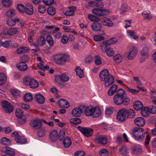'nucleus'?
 Wrapping results in <instances>:
<instances>
[{
  "label": "nucleus",
  "mask_w": 156,
  "mask_h": 156,
  "mask_svg": "<svg viewBox=\"0 0 156 156\" xmlns=\"http://www.w3.org/2000/svg\"><path fill=\"white\" fill-rule=\"evenodd\" d=\"M113 100L114 104L117 106L122 105H126L130 101V99L127 96L125 91L122 88L118 90L114 96Z\"/></svg>",
  "instance_id": "f257e3e1"
},
{
  "label": "nucleus",
  "mask_w": 156,
  "mask_h": 156,
  "mask_svg": "<svg viewBox=\"0 0 156 156\" xmlns=\"http://www.w3.org/2000/svg\"><path fill=\"white\" fill-rule=\"evenodd\" d=\"M69 58L67 55L57 54L53 56V60L57 64L62 65L67 61Z\"/></svg>",
  "instance_id": "f03ea898"
},
{
  "label": "nucleus",
  "mask_w": 156,
  "mask_h": 156,
  "mask_svg": "<svg viewBox=\"0 0 156 156\" xmlns=\"http://www.w3.org/2000/svg\"><path fill=\"white\" fill-rule=\"evenodd\" d=\"M133 137L138 141H141L144 139L145 134L142 128H136L133 130Z\"/></svg>",
  "instance_id": "7ed1b4c3"
},
{
  "label": "nucleus",
  "mask_w": 156,
  "mask_h": 156,
  "mask_svg": "<svg viewBox=\"0 0 156 156\" xmlns=\"http://www.w3.org/2000/svg\"><path fill=\"white\" fill-rule=\"evenodd\" d=\"M92 12L94 15L101 17L108 15L110 12L108 9L98 8L93 9Z\"/></svg>",
  "instance_id": "20e7f679"
},
{
  "label": "nucleus",
  "mask_w": 156,
  "mask_h": 156,
  "mask_svg": "<svg viewBox=\"0 0 156 156\" xmlns=\"http://www.w3.org/2000/svg\"><path fill=\"white\" fill-rule=\"evenodd\" d=\"M150 48L147 45L144 46L140 51L141 55L140 61L141 62H144L147 59L149 56Z\"/></svg>",
  "instance_id": "39448f33"
},
{
  "label": "nucleus",
  "mask_w": 156,
  "mask_h": 156,
  "mask_svg": "<svg viewBox=\"0 0 156 156\" xmlns=\"http://www.w3.org/2000/svg\"><path fill=\"white\" fill-rule=\"evenodd\" d=\"M138 52L137 48L135 46H132L127 52V58L129 60L133 59L137 56Z\"/></svg>",
  "instance_id": "423d86ee"
},
{
  "label": "nucleus",
  "mask_w": 156,
  "mask_h": 156,
  "mask_svg": "<svg viewBox=\"0 0 156 156\" xmlns=\"http://www.w3.org/2000/svg\"><path fill=\"white\" fill-rule=\"evenodd\" d=\"M12 136L13 137L16 141L21 144H24L26 142L27 140L23 136H21L19 133L16 132L13 133Z\"/></svg>",
  "instance_id": "0eeeda50"
},
{
  "label": "nucleus",
  "mask_w": 156,
  "mask_h": 156,
  "mask_svg": "<svg viewBox=\"0 0 156 156\" xmlns=\"http://www.w3.org/2000/svg\"><path fill=\"white\" fill-rule=\"evenodd\" d=\"M126 109L122 108L118 112L117 115V119L120 121H123L127 118Z\"/></svg>",
  "instance_id": "6e6552de"
},
{
  "label": "nucleus",
  "mask_w": 156,
  "mask_h": 156,
  "mask_svg": "<svg viewBox=\"0 0 156 156\" xmlns=\"http://www.w3.org/2000/svg\"><path fill=\"white\" fill-rule=\"evenodd\" d=\"M2 107L5 112L7 113H11L13 110L14 107L10 102L4 101L2 103Z\"/></svg>",
  "instance_id": "1a4fd4ad"
},
{
  "label": "nucleus",
  "mask_w": 156,
  "mask_h": 156,
  "mask_svg": "<svg viewBox=\"0 0 156 156\" xmlns=\"http://www.w3.org/2000/svg\"><path fill=\"white\" fill-rule=\"evenodd\" d=\"M109 75V71L107 69H104L102 70L99 73L100 79L101 81H105L110 76Z\"/></svg>",
  "instance_id": "9d476101"
},
{
  "label": "nucleus",
  "mask_w": 156,
  "mask_h": 156,
  "mask_svg": "<svg viewBox=\"0 0 156 156\" xmlns=\"http://www.w3.org/2000/svg\"><path fill=\"white\" fill-rule=\"evenodd\" d=\"M78 128L81 132L86 136L90 137L93 134V130L91 128L81 127Z\"/></svg>",
  "instance_id": "9b49d317"
},
{
  "label": "nucleus",
  "mask_w": 156,
  "mask_h": 156,
  "mask_svg": "<svg viewBox=\"0 0 156 156\" xmlns=\"http://www.w3.org/2000/svg\"><path fill=\"white\" fill-rule=\"evenodd\" d=\"M133 122L134 124L138 127L143 126L145 124V119L140 117L136 118L134 120Z\"/></svg>",
  "instance_id": "f8f14e48"
},
{
  "label": "nucleus",
  "mask_w": 156,
  "mask_h": 156,
  "mask_svg": "<svg viewBox=\"0 0 156 156\" xmlns=\"http://www.w3.org/2000/svg\"><path fill=\"white\" fill-rule=\"evenodd\" d=\"M94 107L92 106L86 107L84 109V113L85 115L87 116H90L93 115L94 114Z\"/></svg>",
  "instance_id": "ddd939ff"
},
{
  "label": "nucleus",
  "mask_w": 156,
  "mask_h": 156,
  "mask_svg": "<svg viewBox=\"0 0 156 156\" xmlns=\"http://www.w3.org/2000/svg\"><path fill=\"white\" fill-rule=\"evenodd\" d=\"M30 125L31 126L34 127L36 129L40 128L42 126V124L41 121L37 119L31 121L30 122Z\"/></svg>",
  "instance_id": "4468645a"
},
{
  "label": "nucleus",
  "mask_w": 156,
  "mask_h": 156,
  "mask_svg": "<svg viewBox=\"0 0 156 156\" xmlns=\"http://www.w3.org/2000/svg\"><path fill=\"white\" fill-rule=\"evenodd\" d=\"M126 35L129 38L136 40L139 38L137 35H135L136 32L133 30H128L126 32Z\"/></svg>",
  "instance_id": "2eb2a0df"
},
{
  "label": "nucleus",
  "mask_w": 156,
  "mask_h": 156,
  "mask_svg": "<svg viewBox=\"0 0 156 156\" xmlns=\"http://www.w3.org/2000/svg\"><path fill=\"white\" fill-rule=\"evenodd\" d=\"M58 104L60 107L64 108H68L70 106L69 102L63 99H60L58 101Z\"/></svg>",
  "instance_id": "dca6fc26"
},
{
  "label": "nucleus",
  "mask_w": 156,
  "mask_h": 156,
  "mask_svg": "<svg viewBox=\"0 0 156 156\" xmlns=\"http://www.w3.org/2000/svg\"><path fill=\"white\" fill-rule=\"evenodd\" d=\"M16 67L20 71L24 72L27 70L28 66L25 62H21L17 65Z\"/></svg>",
  "instance_id": "f3484780"
},
{
  "label": "nucleus",
  "mask_w": 156,
  "mask_h": 156,
  "mask_svg": "<svg viewBox=\"0 0 156 156\" xmlns=\"http://www.w3.org/2000/svg\"><path fill=\"white\" fill-rule=\"evenodd\" d=\"M34 9L32 5L27 3L25 6V12L27 14L32 15L34 12Z\"/></svg>",
  "instance_id": "a211bd4d"
},
{
  "label": "nucleus",
  "mask_w": 156,
  "mask_h": 156,
  "mask_svg": "<svg viewBox=\"0 0 156 156\" xmlns=\"http://www.w3.org/2000/svg\"><path fill=\"white\" fill-rule=\"evenodd\" d=\"M92 29L95 31H98L101 30L102 25L101 23L97 22L93 23L91 25Z\"/></svg>",
  "instance_id": "6ab92c4d"
},
{
  "label": "nucleus",
  "mask_w": 156,
  "mask_h": 156,
  "mask_svg": "<svg viewBox=\"0 0 156 156\" xmlns=\"http://www.w3.org/2000/svg\"><path fill=\"white\" fill-rule=\"evenodd\" d=\"M82 113V109L80 108H74L72 112V115L76 117L80 116Z\"/></svg>",
  "instance_id": "aec40b11"
},
{
  "label": "nucleus",
  "mask_w": 156,
  "mask_h": 156,
  "mask_svg": "<svg viewBox=\"0 0 156 156\" xmlns=\"http://www.w3.org/2000/svg\"><path fill=\"white\" fill-rule=\"evenodd\" d=\"M118 86L115 84H113L108 90L107 94L108 96H111L117 91Z\"/></svg>",
  "instance_id": "412c9836"
},
{
  "label": "nucleus",
  "mask_w": 156,
  "mask_h": 156,
  "mask_svg": "<svg viewBox=\"0 0 156 156\" xmlns=\"http://www.w3.org/2000/svg\"><path fill=\"white\" fill-rule=\"evenodd\" d=\"M2 151L6 154L13 156L15 154V152L9 147H4L2 149Z\"/></svg>",
  "instance_id": "4be33fe9"
},
{
  "label": "nucleus",
  "mask_w": 156,
  "mask_h": 156,
  "mask_svg": "<svg viewBox=\"0 0 156 156\" xmlns=\"http://www.w3.org/2000/svg\"><path fill=\"white\" fill-rule=\"evenodd\" d=\"M49 137L52 141H55L58 138V133L56 130H53L49 134Z\"/></svg>",
  "instance_id": "5701e85b"
},
{
  "label": "nucleus",
  "mask_w": 156,
  "mask_h": 156,
  "mask_svg": "<svg viewBox=\"0 0 156 156\" xmlns=\"http://www.w3.org/2000/svg\"><path fill=\"white\" fill-rule=\"evenodd\" d=\"M96 143L101 144H105L107 143V139L105 137H99L95 140Z\"/></svg>",
  "instance_id": "b1692460"
},
{
  "label": "nucleus",
  "mask_w": 156,
  "mask_h": 156,
  "mask_svg": "<svg viewBox=\"0 0 156 156\" xmlns=\"http://www.w3.org/2000/svg\"><path fill=\"white\" fill-rule=\"evenodd\" d=\"M35 98L37 102L40 104H43L45 101L44 97L40 94H35Z\"/></svg>",
  "instance_id": "393cba45"
},
{
  "label": "nucleus",
  "mask_w": 156,
  "mask_h": 156,
  "mask_svg": "<svg viewBox=\"0 0 156 156\" xmlns=\"http://www.w3.org/2000/svg\"><path fill=\"white\" fill-rule=\"evenodd\" d=\"M102 23L105 26L111 27L113 25V23L111 19L105 17L103 19Z\"/></svg>",
  "instance_id": "a878e982"
},
{
  "label": "nucleus",
  "mask_w": 156,
  "mask_h": 156,
  "mask_svg": "<svg viewBox=\"0 0 156 156\" xmlns=\"http://www.w3.org/2000/svg\"><path fill=\"white\" fill-rule=\"evenodd\" d=\"M107 80H105L104 85L105 87H108L112 84L114 82V78L112 76H110Z\"/></svg>",
  "instance_id": "bb28decb"
},
{
  "label": "nucleus",
  "mask_w": 156,
  "mask_h": 156,
  "mask_svg": "<svg viewBox=\"0 0 156 156\" xmlns=\"http://www.w3.org/2000/svg\"><path fill=\"white\" fill-rule=\"evenodd\" d=\"M113 59L115 63L117 64H119L122 61L123 56L122 55L119 54L115 55L113 57Z\"/></svg>",
  "instance_id": "cd10ccee"
},
{
  "label": "nucleus",
  "mask_w": 156,
  "mask_h": 156,
  "mask_svg": "<svg viewBox=\"0 0 156 156\" xmlns=\"http://www.w3.org/2000/svg\"><path fill=\"white\" fill-rule=\"evenodd\" d=\"M150 113V108L147 107H145L142 108L141 111V114L144 117L148 116Z\"/></svg>",
  "instance_id": "c85d7f7f"
},
{
  "label": "nucleus",
  "mask_w": 156,
  "mask_h": 156,
  "mask_svg": "<svg viewBox=\"0 0 156 156\" xmlns=\"http://www.w3.org/2000/svg\"><path fill=\"white\" fill-rule=\"evenodd\" d=\"M134 108L137 111L140 110L143 107L142 102L140 101H136L134 103Z\"/></svg>",
  "instance_id": "c756f323"
},
{
  "label": "nucleus",
  "mask_w": 156,
  "mask_h": 156,
  "mask_svg": "<svg viewBox=\"0 0 156 156\" xmlns=\"http://www.w3.org/2000/svg\"><path fill=\"white\" fill-rule=\"evenodd\" d=\"M75 71L77 76L80 78H82L84 76L83 70L81 69L80 67L78 66L76 67Z\"/></svg>",
  "instance_id": "7c9ffc66"
},
{
  "label": "nucleus",
  "mask_w": 156,
  "mask_h": 156,
  "mask_svg": "<svg viewBox=\"0 0 156 156\" xmlns=\"http://www.w3.org/2000/svg\"><path fill=\"white\" fill-rule=\"evenodd\" d=\"M94 114L93 116L94 118H96L100 116L101 114V109L100 108L97 106L94 107Z\"/></svg>",
  "instance_id": "2f4dec72"
},
{
  "label": "nucleus",
  "mask_w": 156,
  "mask_h": 156,
  "mask_svg": "<svg viewBox=\"0 0 156 156\" xmlns=\"http://www.w3.org/2000/svg\"><path fill=\"white\" fill-rule=\"evenodd\" d=\"M150 97L151 100L153 103L156 105V91L154 90H151L150 92Z\"/></svg>",
  "instance_id": "473e14b6"
},
{
  "label": "nucleus",
  "mask_w": 156,
  "mask_h": 156,
  "mask_svg": "<svg viewBox=\"0 0 156 156\" xmlns=\"http://www.w3.org/2000/svg\"><path fill=\"white\" fill-rule=\"evenodd\" d=\"M29 85L30 87L32 89H35L37 88L39 86V84L38 81L34 79H32V80L30 81V83Z\"/></svg>",
  "instance_id": "72a5a7b5"
},
{
  "label": "nucleus",
  "mask_w": 156,
  "mask_h": 156,
  "mask_svg": "<svg viewBox=\"0 0 156 156\" xmlns=\"http://www.w3.org/2000/svg\"><path fill=\"white\" fill-rule=\"evenodd\" d=\"M75 6L71 7L69 8V10L66 12L65 15L67 16H73L74 13V11L76 9Z\"/></svg>",
  "instance_id": "f704fd0d"
},
{
  "label": "nucleus",
  "mask_w": 156,
  "mask_h": 156,
  "mask_svg": "<svg viewBox=\"0 0 156 156\" xmlns=\"http://www.w3.org/2000/svg\"><path fill=\"white\" fill-rule=\"evenodd\" d=\"M142 15L143 18L146 20H150L152 18V15L149 11L146 10L143 12L142 13Z\"/></svg>",
  "instance_id": "c9c22d12"
},
{
  "label": "nucleus",
  "mask_w": 156,
  "mask_h": 156,
  "mask_svg": "<svg viewBox=\"0 0 156 156\" xmlns=\"http://www.w3.org/2000/svg\"><path fill=\"white\" fill-rule=\"evenodd\" d=\"M63 143L65 147H68L71 145L72 141L69 137H66L63 140Z\"/></svg>",
  "instance_id": "e433bc0d"
},
{
  "label": "nucleus",
  "mask_w": 156,
  "mask_h": 156,
  "mask_svg": "<svg viewBox=\"0 0 156 156\" xmlns=\"http://www.w3.org/2000/svg\"><path fill=\"white\" fill-rule=\"evenodd\" d=\"M7 78L4 73H0V86L4 84L6 82Z\"/></svg>",
  "instance_id": "4c0bfd02"
},
{
  "label": "nucleus",
  "mask_w": 156,
  "mask_h": 156,
  "mask_svg": "<svg viewBox=\"0 0 156 156\" xmlns=\"http://www.w3.org/2000/svg\"><path fill=\"white\" fill-rule=\"evenodd\" d=\"M126 111L127 112V118H133L135 116V113L133 109H126Z\"/></svg>",
  "instance_id": "58836bf2"
},
{
  "label": "nucleus",
  "mask_w": 156,
  "mask_h": 156,
  "mask_svg": "<svg viewBox=\"0 0 156 156\" xmlns=\"http://www.w3.org/2000/svg\"><path fill=\"white\" fill-rule=\"evenodd\" d=\"M114 110V108L112 107L106 108L105 110V113L106 116L108 117L112 114Z\"/></svg>",
  "instance_id": "ea45409f"
},
{
  "label": "nucleus",
  "mask_w": 156,
  "mask_h": 156,
  "mask_svg": "<svg viewBox=\"0 0 156 156\" xmlns=\"http://www.w3.org/2000/svg\"><path fill=\"white\" fill-rule=\"evenodd\" d=\"M58 78L62 81L66 82L69 80V77L66 74L64 73L58 76Z\"/></svg>",
  "instance_id": "a19ab883"
},
{
  "label": "nucleus",
  "mask_w": 156,
  "mask_h": 156,
  "mask_svg": "<svg viewBox=\"0 0 156 156\" xmlns=\"http://www.w3.org/2000/svg\"><path fill=\"white\" fill-rule=\"evenodd\" d=\"M10 91L12 95L14 97L19 96L20 94V91L17 89H11Z\"/></svg>",
  "instance_id": "79ce46f5"
},
{
  "label": "nucleus",
  "mask_w": 156,
  "mask_h": 156,
  "mask_svg": "<svg viewBox=\"0 0 156 156\" xmlns=\"http://www.w3.org/2000/svg\"><path fill=\"white\" fill-rule=\"evenodd\" d=\"M23 115V112L19 108L17 109L16 111V115L18 118H21Z\"/></svg>",
  "instance_id": "37998d69"
},
{
  "label": "nucleus",
  "mask_w": 156,
  "mask_h": 156,
  "mask_svg": "<svg viewBox=\"0 0 156 156\" xmlns=\"http://www.w3.org/2000/svg\"><path fill=\"white\" fill-rule=\"evenodd\" d=\"M46 130L44 128H42L40 129L37 132V135L39 137H43L45 135L46 133Z\"/></svg>",
  "instance_id": "c03bdc74"
},
{
  "label": "nucleus",
  "mask_w": 156,
  "mask_h": 156,
  "mask_svg": "<svg viewBox=\"0 0 156 156\" xmlns=\"http://www.w3.org/2000/svg\"><path fill=\"white\" fill-rule=\"evenodd\" d=\"M93 39L94 41L99 42L104 40L105 38L100 35H96L93 36Z\"/></svg>",
  "instance_id": "a18cd8bd"
},
{
  "label": "nucleus",
  "mask_w": 156,
  "mask_h": 156,
  "mask_svg": "<svg viewBox=\"0 0 156 156\" xmlns=\"http://www.w3.org/2000/svg\"><path fill=\"white\" fill-rule=\"evenodd\" d=\"M105 52L107 55L108 56H113L114 54V51L110 48H108L105 49Z\"/></svg>",
  "instance_id": "49530a36"
},
{
  "label": "nucleus",
  "mask_w": 156,
  "mask_h": 156,
  "mask_svg": "<svg viewBox=\"0 0 156 156\" xmlns=\"http://www.w3.org/2000/svg\"><path fill=\"white\" fill-rule=\"evenodd\" d=\"M46 40L48 44L51 46H52L54 44L53 39L50 35H48L46 37Z\"/></svg>",
  "instance_id": "de8ad7c7"
},
{
  "label": "nucleus",
  "mask_w": 156,
  "mask_h": 156,
  "mask_svg": "<svg viewBox=\"0 0 156 156\" xmlns=\"http://www.w3.org/2000/svg\"><path fill=\"white\" fill-rule=\"evenodd\" d=\"M108 45L114 44L118 42L117 38L115 37H112L110 39L105 41Z\"/></svg>",
  "instance_id": "09e8293b"
},
{
  "label": "nucleus",
  "mask_w": 156,
  "mask_h": 156,
  "mask_svg": "<svg viewBox=\"0 0 156 156\" xmlns=\"http://www.w3.org/2000/svg\"><path fill=\"white\" fill-rule=\"evenodd\" d=\"M88 18L90 21L92 22H97L99 20L98 17L92 14H89L88 16Z\"/></svg>",
  "instance_id": "8fccbe9b"
},
{
  "label": "nucleus",
  "mask_w": 156,
  "mask_h": 156,
  "mask_svg": "<svg viewBox=\"0 0 156 156\" xmlns=\"http://www.w3.org/2000/svg\"><path fill=\"white\" fill-rule=\"evenodd\" d=\"M1 143L4 145H9L11 144L10 140L8 138L4 137L1 140Z\"/></svg>",
  "instance_id": "3c124183"
},
{
  "label": "nucleus",
  "mask_w": 156,
  "mask_h": 156,
  "mask_svg": "<svg viewBox=\"0 0 156 156\" xmlns=\"http://www.w3.org/2000/svg\"><path fill=\"white\" fill-rule=\"evenodd\" d=\"M17 32L16 28L12 27L7 31V34L9 35H13L15 34Z\"/></svg>",
  "instance_id": "603ef678"
},
{
  "label": "nucleus",
  "mask_w": 156,
  "mask_h": 156,
  "mask_svg": "<svg viewBox=\"0 0 156 156\" xmlns=\"http://www.w3.org/2000/svg\"><path fill=\"white\" fill-rule=\"evenodd\" d=\"M32 96L30 93H27L24 96V100L26 102L30 101L32 100Z\"/></svg>",
  "instance_id": "864d4df0"
},
{
  "label": "nucleus",
  "mask_w": 156,
  "mask_h": 156,
  "mask_svg": "<svg viewBox=\"0 0 156 156\" xmlns=\"http://www.w3.org/2000/svg\"><path fill=\"white\" fill-rule=\"evenodd\" d=\"M38 66L40 69L43 70H45L46 69H48L49 67L48 65H45V66H44L43 62H41L39 63Z\"/></svg>",
  "instance_id": "5fc2aeb1"
},
{
  "label": "nucleus",
  "mask_w": 156,
  "mask_h": 156,
  "mask_svg": "<svg viewBox=\"0 0 156 156\" xmlns=\"http://www.w3.org/2000/svg\"><path fill=\"white\" fill-rule=\"evenodd\" d=\"M12 1L10 0H2V4L5 7H8L12 4Z\"/></svg>",
  "instance_id": "6e6d98bb"
},
{
  "label": "nucleus",
  "mask_w": 156,
  "mask_h": 156,
  "mask_svg": "<svg viewBox=\"0 0 156 156\" xmlns=\"http://www.w3.org/2000/svg\"><path fill=\"white\" fill-rule=\"evenodd\" d=\"M48 14L51 16L54 15L56 12L55 9L52 7H49L47 10Z\"/></svg>",
  "instance_id": "4d7b16f0"
},
{
  "label": "nucleus",
  "mask_w": 156,
  "mask_h": 156,
  "mask_svg": "<svg viewBox=\"0 0 156 156\" xmlns=\"http://www.w3.org/2000/svg\"><path fill=\"white\" fill-rule=\"evenodd\" d=\"M70 122L71 123L74 124H79L81 123V121L79 118H72L70 119Z\"/></svg>",
  "instance_id": "13d9d810"
},
{
  "label": "nucleus",
  "mask_w": 156,
  "mask_h": 156,
  "mask_svg": "<svg viewBox=\"0 0 156 156\" xmlns=\"http://www.w3.org/2000/svg\"><path fill=\"white\" fill-rule=\"evenodd\" d=\"M45 42V38L43 36H41L37 40V43L40 45H43Z\"/></svg>",
  "instance_id": "bf43d9fd"
},
{
  "label": "nucleus",
  "mask_w": 156,
  "mask_h": 156,
  "mask_svg": "<svg viewBox=\"0 0 156 156\" xmlns=\"http://www.w3.org/2000/svg\"><path fill=\"white\" fill-rule=\"evenodd\" d=\"M28 49L26 47H22L19 48L17 50V52L18 54H21L27 51Z\"/></svg>",
  "instance_id": "052dcab7"
},
{
  "label": "nucleus",
  "mask_w": 156,
  "mask_h": 156,
  "mask_svg": "<svg viewBox=\"0 0 156 156\" xmlns=\"http://www.w3.org/2000/svg\"><path fill=\"white\" fill-rule=\"evenodd\" d=\"M16 13V11L13 9H11L7 12L6 15L9 17H11L14 16Z\"/></svg>",
  "instance_id": "680f3d73"
},
{
  "label": "nucleus",
  "mask_w": 156,
  "mask_h": 156,
  "mask_svg": "<svg viewBox=\"0 0 156 156\" xmlns=\"http://www.w3.org/2000/svg\"><path fill=\"white\" fill-rule=\"evenodd\" d=\"M120 153L123 155H126L128 154V151L126 147H121L119 150Z\"/></svg>",
  "instance_id": "e2e57ef3"
},
{
  "label": "nucleus",
  "mask_w": 156,
  "mask_h": 156,
  "mask_svg": "<svg viewBox=\"0 0 156 156\" xmlns=\"http://www.w3.org/2000/svg\"><path fill=\"white\" fill-rule=\"evenodd\" d=\"M94 62L95 64L96 65H99L101 64L102 61L100 57L98 55L95 56Z\"/></svg>",
  "instance_id": "0e129e2a"
},
{
  "label": "nucleus",
  "mask_w": 156,
  "mask_h": 156,
  "mask_svg": "<svg viewBox=\"0 0 156 156\" xmlns=\"http://www.w3.org/2000/svg\"><path fill=\"white\" fill-rule=\"evenodd\" d=\"M125 26L124 27L127 29L128 27L131 26L132 23H133V20H126L124 21Z\"/></svg>",
  "instance_id": "69168bd1"
},
{
  "label": "nucleus",
  "mask_w": 156,
  "mask_h": 156,
  "mask_svg": "<svg viewBox=\"0 0 156 156\" xmlns=\"http://www.w3.org/2000/svg\"><path fill=\"white\" fill-rule=\"evenodd\" d=\"M17 8L18 11L20 12H25V6L23 4L18 5L17 6Z\"/></svg>",
  "instance_id": "338daca9"
},
{
  "label": "nucleus",
  "mask_w": 156,
  "mask_h": 156,
  "mask_svg": "<svg viewBox=\"0 0 156 156\" xmlns=\"http://www.w3.org/2000/svg\"><path fill=\"white\" fill-rule=\"evenodd\" d=\"M100 155L101 156H109V153L106 149H102L100 151Z\"/></svg>",
  "instance_id": "774afa93"
}]
</instances>
